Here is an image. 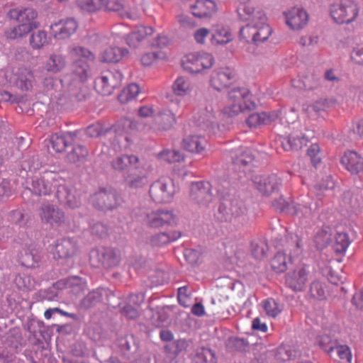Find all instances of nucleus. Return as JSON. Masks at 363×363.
<instances>
[{
	"label": "nucleus",
	"instance_id": "48",
	"mask_svg": "<svg viewBox=\"0 0 363 363\" xmlns=\"http://www.w3.org/2000/svg\"><path fill=\"white\" fill-rule=\"evenodd\" d=\"M193 363H216L214 353L208 348H199L194 355Z\"/></svg>",
	"mask_w": 363,
	"mask_h": 363
},
{
	"label": "nucleus",
	"instance_id": "14",
	"mask_svg": "<svg viewBox=\"0 0 363 363\" xmlns=\"http://www.w3.org/2000/svg\"><path fill=\"white\" fill-rule=\"evenodd\" d=\"M236 72L230 67H220L214 69L210 76V85L218 91L228 87L235 81Z\"/></svg>",
	"mask_w": 363,
	"mask_h": 363
},
{
	"label": "nucleus",
	"instance_id": "4",
	"mask_svg": "<svg viewBox=\"0 0 363 363\" xmlns=\"http://www.w3.org/2000/svg\"><path fill=\"white\" fill-rule=\"evenodd\" d=\"M258 21L252 24H247L240 30V38L244 40H251L255 44L259 45L267 41L272 33V29L267 23L265 13H257Z\"/></svg>",
	"mask_w": 363,
	"mask_h": 363
},
{
	"label": "nucleus",
	"instance_id": "6",
	"mask_svg": "<svg viewBox=\"0 0 363 363\" xmlns=\"http://www.w3.org/2000/svg\"><path fill=\"white\" fill-rule=\"evenodd\" d=\"M285 242L287 249L284 252H278L271 261V266L274 271L277 273H281L286 270L288 264L291 262V257L286 254V251L291 253L293 250V255L297 256L301 252V244L298 237L296 235L288 234L285 238Z\"/></svg>",
	"mask_w": 363,
	"mask_h": 363
},
{
	"label": "nucleus",
	"instance_id": "27",
	"mask_svg": "<svg viewBox=\"0 0 363 363\" xmlns=\"http://www.w3.org/2000/svg\"><path fill=\"white\" fill-rule=\"evenodd\" d=\"M192 14L199 18H209L217 12V5L213 0H196L190 5Z\"/></svg>",
	"mask_w": 363,
	"mask_h": 363
},
{
	"label": "nucleus",
	"instance_id": "34",
	"mask_svg": "<svg viewBox=\"0 0 363 363\" xmlns=\"http://www.w3.org/2000/svg\"><path fill=\"white\" fill-rule=\"evenodd\" d=\"M74 137L75 134L71 132L55 133L50 136L49 143L56 152H61L74 140Z\"/></svg>",
	"mask_w": 363,
	"mask_h": 363
},
{
	"label": "nucleus",
	"instance_id": "49",
	"mask_svg": "<svg viewBox=\"0 0 363 363\" xmlns=\"http://www.w3.org/2000/svg\"><path fill=\"white\" fill-rule=\"evenodd\" d=\"M139 92L140 88L138 84H130L122 90L118 99L121 103L125 104L135 99Z\"/></svg>",
	"mask_w": 363,
	"mask_h": 363
},
{
	"label": "nucleus",
	"instance_id": "53",
	"mask_svg": "<svg viewBox=\"0 0 363 363\" xmlns=\"http://www.w3.org/2000/svg\"><path fill=\"white\" fill-rule=\"evenodd\" d=\"M252 254L257 259H262L267 256L268 245L264 240H258L252 242Z\"/></svg>",
	"mask_w": 363,
	"mask_h": 363
},
{
	"label": "nucleus",
	"instance_id": "10",
	"mask_svg": "<svg viewBox=\"0 0 363 363\" xmlns=\"http://www.w3.org/2000/svg\"><path fill=\"white\" fill-rule=\"evenodd\" d=\"M59 180H62V178L57 174L46 172L40 177H34L28 189L37 196L48 195L57 189Z\"/></svg>",
	"mask_w": 363,
	"mask_h": 363
},
{
	"label": "nucleus",
	"instance_id": "5",
	"mask_svg": "<svg viewBox=\"0 0 363 363\" xmlns=\"http://www.w3.org/2000/svg\"><path fill=\"white\" fill-rule=\"evenodd\" d=\"M312 199L308 196H301L297 201H286L282 196L273 202V206L281 212L294 215L299 218H308L312 215Z\"/></svg>",
	"mask_w": 363,
	"mask_h": 363
},
{
	"label": "nucleus",
	"instance_id": "47",
	"mask_svg": "<svg viewBox=\"0 0 363 363\" xmlns=\"http://www.w3.org/2000/svg\"><path fill=\"white\" fill-rule=\"evenodd\" d=\"M140 175L137 176H129L126 179L128 185L134 189H138L143 186L147 183V178L145 176L146 172L148 170L147 165L145 163V168L140 167V169H137Z\"/></svg>",
	"mask_w": 363,
	"mask_h": 363
},
{
	"label": "nucleus",
	"instance_id": "64",
	"mask_svg": "<svg viewBox=\"0 0 363 363\" xmlns=\"http://www.w3.org/2000/svg\"><path fill=\"white\" fill-rule=\"evenodd\" d=\"M350 57L354 63L363 66V44L357 45L353 48Z\"/></svg>",
	"mask_w": 363,
	"mask_h": 363
},
{
	"label": "nucleus",
	"instance_id": "59",
	"mask_svg": "<svg viewBox=\"0 0 363 363\" xmlns=\"http://www.w3.org/2000/svg\"><path fill=\"white\" fill-rule=\"evenodd\" d=\"M160 157L162 160L168 162H178L184 159L183 154L176 150H164L160 154Z\"/></svg>",
	"mask_w": 363,
	"mask_h": 363
},
{
	"label": "nucleus",
	"instance_id": "37",
	"mask_svg": "<svg viewBox=\"0 0 363 363\" xmlns=\"http://www.w3.org/2000/svg\"><path fill=\"white\" fill-rule=\"evenodd\" d=\"M172 89L176 96L184 97L191 94L194 89V84L189 78L180 76L173 82Z\"/></svg>",
	"mask_w": 363,
	"mask_h": 363
},
{
	"label": "nucleus",
	"instance_id": "29",
	"mask_svg": "<svg viewBox=\"0 0 363 363\" xmlns=\"http://www.w3.org/2000/svg\"><path fill=\"white\" fill-rule=\"evenodd\" d=\"M341 164L352 174L363 172V158L354 151H347L341 158Z\"/></svg>",
	"mask_w": 363,
	"mask_h": 363
},
{
	"label": "nucleus",
	"instance_id": "20",
	"mask_svg": "<svg viewBox=\"0 0 363 363\" xmlns=\"http://www.w3.org/2000/svg\"><path fill=\"white\" fill-rule=\"evenodd\" d=\"M89 201L96 208L112 209L118 203V197L113 191L101 189L92 195Z\"/></svg>",
	"mask_w": 363,
	"mask_h": 363
},
{
	"label": "nucleus",
	"instance_id": "28",
	"mask_svg": "<svg viewBox=\"0 0 363 363\" xmlns=\"http://www.w3.org/2000/svg\"><path fill=\"white\" fill-rule=\"evenodd\" d=\"M77 250L76 241L69 238H65L57 241L52 253L55 258L67 259L74 256Z\"/></svg>",
	"mask_w": 363,
	"mask_h": 363
},
{
	"label": "nucleus",
	"instance_id": "3",
	"mask_svg": "<svg viewBox=\"0 0 363 363\" xmlns=\"http://www.w3.org/2000/svg\"><path fill=\"white\" fill-rule=\"evenodd\" d=\"M69 55L73 60V85L85 81L88 77V62L94 60V55L88 49L82 46H74L69 50Z\"/></svg>",
	"mask_w": 363,
	"mask_h": 363
},
{
	"label": "nucleus",
	"instance_id": "24",
	"mask_svg": "<svg viewBox=\"0 0 363 363\" xmlns=\"http://www.w3.org/2000/svg\"><path fill=\"white\" fill-rule=\"evenodd\" d=\"M58 187L55 195L58 201L69 208H75L80 206V198L77 195L76 191L69 189L66 185L65 180H59Z\"/></svg>",
	"mask_w": 363,
	"mask_h": 363
},
{
	"label": "nucleus",
	"instance_id": "31",
	"mask_svg": "<svg viewBox=\"0 0 363 363\" xmlns=\"http://www.w3.org/2000/svg\"><path fill=\"white\" fill-rule=\"evenodd\" d=\"M233 34L228 26L217 24L212 26L210 40L213 45H225L233 40Z\"/></svg>",
	"mask_w": 363,
	"mask_h": 363
},
{
	"label": "nucleus",
	"instance_id": "16",
	"mask_svg": "<svg viewBox=\"0 0 363 363\" xmlns=\"http://www.w3.org/2000/svg\"><path fill=\"white\" fill-rule=\"evenodd\" d=\"M39 216L42 223L48 224L52 227H57L65 222V213L57 206L44 203L39 210Z\"/></svg>",
	"mask_w": 363,
	"mask_h": 363
},
{
	"label": "nucleus",
	"instance_id": "7",
	"mask_svg": "<svg viewBox=\"0 0 363 363\" xmlns=\"http://www.w3.org/2000/svg\"><path fill=\"white\" fill-rule=\"evenodd\" d=\"M213 64V56L203 51L189 53L182 61L183 68L192 74H199L203 69H210Z\"/></svg>",
	"mask_w": 363,
	"mask_h": 363
},
{
	"label": "nucleus",
	"instance_id": "50",
	"mask_svg": "<svg viewBox=\"0 0 363 363\" xmlns=\"http://www.w3.org/2000/svg\"><path fill=\"white\" fill-rule=\"evenodd\" d=\"M332 228L329 225H324L315 236V242L318 248H323L331 240Z\"/></svg>",
	"mask_w": 363,
	"mask_h": 363
},
{
	"label": "nucleus",
	"instance_id": "42",
	"mask_svg": "<svg viewBox=\"0 0 363 363\" xmlns=\"http://www.w3.org/2000/svg\"><path fill=\"white\" fill-rule=\"evenodd\" d=\"M180 237L181 233L178 231H172L171 233H159L152 236L150 242L155 246H162L175 241Z\"/></svg>",
	"mask_w": 363,
	"mask_h": 363
},
{
	"label": "nucleus",
	"instance_id": "40",
	"mask_svg": "<svg viewBox=\"0 0 363 363\" xmlns=\"http://www.w3.org/2000/svg\"><path fill=\"white\" fill-rule=\"evenodd\" d=\"M237 11L240 19L250 21L248 24H252L258 21V13H264L261 9H255L250 4H246V3L241 4L238 7Z\"/></svg>",
	"mask_w": 363,
	"mask_h": 363
},
{
	"label": "nucleus",
	"instance_id": "52",
	"mask_svg": "<svg viewBox=\"0 0 363 363\" xmlns=\"http://www.w3.org/2000/svg\"><path fill=\"white\" fill-rule=\"evenodd\" d=\"M103 0H76L77 6L82 11L93 13L103 7Z\"/></svg>",
	"mask_w": 363,
	"mask_h": 363
},
{
	"label": "nucleus",
	"instance_id": "33",
	"mask_svg": "<svg viewBox=\"0 0 363 363\" xmlns=\"http://www.w3.org/2000/svg\"><path fill=\"white\" fill-rule=\"evenodd\" d=\"M207 140L201 135H189L183 139L182 147L187 151L203 154L207 146Z\"/></svg>",
	"mask_w": 363,
	"mask_h": 363
},
{
	"label": "nucleus",
	"instance_id": "39",
	"mask_svg": "<svg viewBox=\"0 0 363 363\" xmlns=\"http://www.w3.org/2000/svg\"><path fill=\"white\" fill-rule=\"evenodd\" d=\"M36 29L35 23H19L5 30V36L10 40H16L26 36L33 30Z\"/></svg>",
	"mask_w": 363,
	"mask_h": 363
},
{
	"label": "nucleus",
	"instance_id": "25",
	"mask_svg": "<svg viewBox=\"0 0 363 363\" xmlns=\"http://www.w3.org/2000/svg\"><path fill=\"white\" fill-rule=\"evenodd\" d=\"M314 136L313 132L303 134L301 137L291 135L287 137L280 136L277 142L285 151L298 150L306 145L307 143Z\"/></svg>",
	"mask_w": 363,
	"mask_h": 363
},
{
	"label": "nucleus",
	"instance_id": "63",
	"mask_svg": "<svg viewBox=\"0 0 363 363\" xmlns=\"http://www.w3.org/2000/svg\"><path fill=\"white\" fill-rule=\"evenodd\" d=\"M211 36V30L206 28H197L193 34L195 42L199 45H204L208 36Z\"/></svg>",
	"mask_w": 363,
	"mask_h": 363
},
{
	"label": "nucleus",
	"instance_id": "36",
	"mask_svg": "<svg viewBox=\"0 0 363 363\" xmlns=\"http://www.w3.org/2000/svg\"><path fill=\"white\" fill-rule=\"evenodd\" d=\"M15 82L16 86L22 91H30L35 84L33 72L27 68H20Z\"/></svg>",
	"mask_w": 363,
	"mask_h": 363
},
{
	"label": "nucleus",
	"instance_id": "8",
	"mask_svg": "<svg viewBox=\"0 0 363 363\" xmlns=\"http://www.w3.org/2000/svg\"><path fill=\"white\" fill-rule=\"evenodd\" d=\"M194 118L197 125L209 134L216 135L218 133L219 127L211 104L199 107L194 111Z\"/></svg>",
	"mask_w": 363,
	"mask_h": 363
},
{
	"label": "nucleus",
	"instance_id": "2",
	"mask_svg": "<svg viewBox=\"0 0 363 363\" xmlns=\"http://www.w3.org/2000/svg\"><path fill=\"white\" fill-rule=\"evenodd\" d=\"M360 6L354 0H338L329 6L330 16L337 24L349 25L359 16Z\"/></svg>",
	"mask_w": 363,
	"mask_h": 363
},
{
	"label": "nucleus",
	"instance_id": "54",
	"mask_svg": "<svg viewBox=\"0 0 363 363\" xmlns=\"http://www.w3.org/2000/svg\"><path fill=\"white\" fill-rule=\"evenodd\" d=\"M328 107V101L325 99H319L312 104L304 108L310 117H316L322 111H325Z\"/></svg>",
	"mask_w": 363,
	"mask_h": 363
},
{
	"label": "nucleus",
	"instance_id": "23",
	"mask_svg": "<svg viewBox=\"0 0 363 363\" xmlns=\"http://www.w3.org/2000/svg\"><path fill=\"white\" fill-rule=\"evenodd\" d=\"M243 213L242 205L241 202L235 201H223L218 207L217 218L221 221H231L233 218H236Z\"/></svg>",
	"mask_w": 363,
	"mask_h": 363
},
{
	"label": "nucleus",
	"instance_id": "43",
	"mask_svg": "<svg viewBox=\"0 0 363 363\" xmlns=\"http://www.w3.org/2000/svg\"><path fill=\"white\" fill-rule=\"evenodd\" d=\"M167 58V54L161 50L147 52L140 57V62L143 66H151L159 60H163Z\"/></svg>",
	"mask_w": 363,
	"mask_h": 363
},
{
	"label": "nucleus",
	"instance_id": "51",
	"mask_svg": "<svg viewBox=\"0 0 363 363\" xmlns=\"http://www.w3.org/2000/svg\"><path fill=\"white\" fill-rule=\"evenodd\" d=\"M350 244L348 235L346 233H337L335 236L333 248L337 253H342L346 251Z\"/></svg>",
	"mask_w": 363,
	"mask_h": 363
},
{
	"label": "nucleus",
	"instance_id": "9",
	"mask_svg": "<svg viewBox=\"0 0 363 363\" xmlns=\"http://www.w3.org/2000/svg\"><path fill=\"white\" fill-rule=\"evenodd\" d=\"M176 192L174 184L169 178H161L153 182L150 187V196L157 203L170 202Z\"/></svg>",
	"mask_w": 363,
	"mask_h": 363
},
{
	"label": "nucleus",
	"instance_id": "32",
	"mask_svg": "<svg viewBox=\"0 0 363 363\" xmlns=\"http://www.w3.org/2000/svg\"><path fill=\"white\" fill-rule=\"evenodd\" d=\"M112 167L120 171L128 169H140V167L145 168V163L135 155H124L114 159L112 162Z\"/></svg>",
	"mask_w": 363,
	"mask_h": 363
},
{
	"label": "nucleus",
	"instance_id": "11",
	"mask_svg": "<svg viewBox=\"0 0 363 363\" xmlns=\"http://www.w3.org/2000/svg\"><path fill=\"white\" fill-rule=\"evenodd\" d=\"M189 198L201 208L210 207L213 201L211 184L208 182H197L191 184Z\"/></svg>",
	"mask_w": 363,
	"mask_h": 363
},
{
	"label": "nucleus",
	"instance_id": "35",
	"mask_svg": "<svg viewBox=\"0 0 363 363\" xmlns=\"http://www.w3.org/2000/svg\"><path fill=\"white\" fill-rule=\"evenodd\" d=\"M155 124L150 128L155 130H164L169 129L175 123L174 113L169 110L160 112L154 118Z\"/></svg>",
	"mask_w": 363,
	"mask_h": 363
},
{
	"label": "nucleus",
	"instance_id": "44",
	"mask_svg": "<svg viewBox=\"0 0 363 363\" xmlns=\"http://www.w3.org/2000/svg\"><path fill=\"white\" fill-rule=\"evenodd\" d=\"M39 259L40 256L35 249H25L20 257L21 264L29 268L35 267Z\"/></svg>",
	"mask_w": 363,
	"mask_h": 363
},
{
	"label": "nucleus",
	"instance_id": "18",
	"mask_svg": "<svg viewBox=\"0 0 363 363\" xmlns=\"http://www.w3.org/2000/svg\"><path fill=\"white\" fill-rule=\"evenodd\" d=\"M78 28L77 21L73 18L62 19L50 26L51 35L57 40H65L72 35Z\"/></svg>",
	"mask_w": 363,
	"mask_h": 363
},
{
	"label": "nucleus",
	"instance_id": "17",
	"mask_svg": "<svg viewBox=\"0 0 363 363\" xmlns=\"http://www.w3.org/2000/svg\"><path fill=\"white\" fill-rule=\"evenodd\" d=\"M234 165L245 174L252 171L255 161L254 151L248 147H240L230 152Z\"/></svg>",
	"mask_w": 363,
	"mask_h": 363
},
{
	"label": "nucleus",
	"instance_id": "19",
	"mask_svg": "<svg viewBox=\"0 0 363 363\" xmlns=\"http://www.w3.org/2000/svg\"><path fill=\"white\" fill-rule=\"evenodd\" d=\"M286 24L294 30L303 28L308 22V14L305 9L293 7L284 11Z\"/></svg>",
	"mask_w": 363,
	"mask_h": 363
},
{
	"label": "nucleus",
	"instance_id": "56",
	"mask_svg": "<svg viewBox=\"0 0 363 363\" xmlns=\"http://www.w3.org/2000/svg\"><path fill=\"white\" fill-rule=\"evenodd\" d=\"M87 155V150L82 145H78L67 155V159L70 162L76 163L83 161Z\"/></svg>",
	"mask_w": 363,
	"mask_h": 363
},
{
	"label": "nucleus",
	"instance_id": "38",
	"mask_svg": "<svg viewBox=\"0 0 363 363\" xmlns=\"http://www.w3.org/2000/svg\"><path fill=\"white\" fill-rule=\"evenodd\" d=\"M67 65L65 57L61 54H50L44 62V69L50 73L61 72Z\"/></svg>",
	"mask_w": 363,
	"mask_h": 363
},
{
	"label": "nucleus",
	"instance_id": "26",
	"mask_svg": "<svg viewBox=\"0 0 363 363\" xmlns=\"http://www.w3.org/2000/svg\"><path fill=\"white\" fill-rule=\"evenodd\" d=\"M38 16L37 11L30 7H17L11 9L8 13V17L19 23H35L36 28L40 23L35 21Z\"/></svg>",
	"mask_w": 363,
	"mask_h": 363
},
{
	"label": "nucleus",
	"instance_id": "45",
	"mask_svg": "<svg viewBox=\"0 0 363 363\" xmlns=\"http://www.w3.org/2000/svg\"><path fill=\"white\" fill-rule=\"evenodd\" d=\"M29 41L33 49H41L48 43V33L43 30H38L30 35Z\"/></svg>",
	"mask_w": 363,
	"mask_h": 363
},
{
	"label": "nucleus",
	"instance_id": "12",
	"mask_svg": "<svg viewBox=\"0 0 363 363\" xmlns=\"http://www.w3.org/2000/svg\"><path fill=\"white\" fill-rule=\"evenodd\" d=\"M122 79L123 75L121 72L105 71L95 79V89L101 95H110L113 89L120 85Z\"/></svg>",
	"mask_w": 363,
	"mask_h": 363
},
{
	"label": "nucleus",
	"instance_id": "62",
	"mask_svg": "<svg viewBox=\"0 0 363 363\" xmlns=\"http://www.w3.org/2000/svg\"><path fill=\"white\" fill-rule=\"evenodd\" d=\"M319 36L317 34L311 33L300 37L298 43L303 47H313L318 45Z\"/></svg>",
	"mask_w": 363,
	"mask_h": 363
},
{
	"label": "nucleus",
	"instance_id": "30",
	"mask_svg": "<svg viewBox=\"0 0 363 363\" xmlns=\"http://www.w3.org/2000/svg\"><path fill=\"white\" fill-rule=\"evenodd\" d=\"M281 115V110L252 113L247 118V124L252 128L268 125L279 118Z\"/></svg>",
	"mask_w": 363,
	"mask_h": 363
},
{
	"label": "nucleus",
	"instance_id": "1",
	"mask_svg": "<svg viewBox=\"0 0 363 363\" xmlns=\"http://www.w3.org/2000/svg\"><path fill=\"white\" fill-rule=\"evenodd\" d=\"M227 104L223 110L224 115L234 117L241 113L250 111L255 108L252 100V95L248 89L243 87H234L227 95Z\"/></svg>",
	"mask_w": 363,
	"mask_h": 363
},
{
	"label": "nucleus",
	"instance_id": "41",
	"mask_svg": "<svg viewBox=\"0 0 363 363\" xmlns=\"http://www.w3.org/2000/svg\"><path fill=\"white\" fill-rule=\"evenodd\" d=\"M128 53L127 50L118 47H110L104 50L101 54V60L104 62H118Z\"/></svg>",
	"mask_w": 363,
	"mask_h": 363
},
{
	"label": "nucleus",
	"instance_id": "21",
	"mask_svg": "<svg viewBox=\"0 0 363 363\" xmlns=\"http://www.w3.org/2000/svg\"><path fill=\"white\" fill-rule=\"evenodd\" d=\"M102 3V9L109 11L117 12L122 17L136 20L140 16L139 10L129 8L125 0H103Z\"/></svg>",
	"mask_w": 363,
	"mask_h": 363
},
{
	"label": "nucleus",
	"instance_id": "13",
	"mask_svg": "<svg viewBox=\"0 0 363 363\" xmlns=\"http://www.w3.org/2000/svg\"><path fill=\"white\" fill-rule=\"evenodd\" d=\"M144 220L151 228L174 226L177 223V217L172 210L157 209L147 212Z\"/></svg>",
	"mask_w": 363,
	"mask_h": 363
},
{
	"label": "nucleus",
	"instance_id": "15",
	"mask_svg": "<svg viewBox=\"0 0 363 363\" xmlns=\"http://www.w3.org/2000/svg\"><path fill=\"white\" fill-rule=\"evenodd\" d=\"M311 277L309 267L301 264L286 274L285 282L294 291H302Z\"/></svg>",
	"mask_w": 363,
	"mask_h": 363
},
{
	"label": "nucleus",
	"instance_id": "57",
	"mask_svg": "<svg viewBox=\"0 0 363 363\" xmlns=\"http://www.w3.org/2000/svg\"><path fill=\"white\" fill-rule=\"evenodd\" d=\"M102 296V290L97 289L93 290L84 298L81 305L86 308H90L101 301Z\"/></svg>",
	"mask_w": 363,
	"mask_h": 363
},
{
	"label": "nucleus",
	"instance_id": "22",
	"mask_svg": "<svg viewBox=\"0 0 363 363\" xmlns=\"http://www.w3.org/2000/svg\"><path fill=\"white\" fill-rule=\"evenodd\" d=\"M257 189L263 195L268 196L278 190L281 184L280 178L276 174L269 176L256 175L252 178Z\"/></svg>",
	"mask_w": 363,
	"mask_h": 363
},
{
	"label": "nucleus",
	"instance_id": "58",
	"mask_svg": "<svg viewBox=\"0 0 363 363\" xmlns=\"http://www.w3.org/2000/svg\"><path fill=\"white\" fill-rule=\"evenodd\" d=\"M310 295L315 299H324L325 298V290L323 284L319 281H313L310 286Z\"/></svg>",
	"mask_w": 363,
	"mask_h": 363
},
{
	"label": "nucleus",
	"instance_id": "55",
	"mask_svg": "<svg viewBox=\"0 0 363 363\" xmlns=\"http://www.w3.org/2000/svg\"><path fill=\"white\" fill-rule=\"evenodd\" d=\"M317 343L332 358H334L333 353L334 352V347L336 344L333 342L332 338L330 336L326 334L318 336L317 338Z\"/></svg>",
	"mask_w": 363,
	"mask_h": 363
},
{
	"label": "nucleus",
	"instance_id": "60",
	"mask_svg": "<svg viewBox=\"0 0 363 363\" xmlns=\"http://www.w3.org/2000/svg\"><path fill=\"white\" fill-rule=\"evenodd\" d=\"M104 249H94L90 252L89 259L91 264L94 267H98L102 266L103 262H106L104 259Z\"/></svg>",
	"mask_w": 363,
	"mask_h": 363
},
{
	"label": "nucleus",
	"instance_id": "61",
	"mask_svg": "<svg viewBox=\"0 0 363 363\" xmlns=\"http://www.w3.org/2000/svg\"><path fill=\"white\" fill-rule=\"evenodd\" d=\"M334 352L341 360H345L350 363L352 360V353L350 349L347 345H335Z\"/></svg>",
	"mask_w": 363,
	"mask_h": 363
},
{
	"label": "nucleus",
	"instance_id": "46",
	"mask_svg": "<svg viewBox=\"0 0 363 363\" xmlns=\"http://www.w3.org/2000/svg\"><path fill=\"white\" fill-rule=\"evenodd\" d=\"M262 306L266 315L271 318H276L283 310V306L273 298L262 301Z\"/></svg>",
	"mask_w": 363,
	"mask_h": 363
}]
</instances>
